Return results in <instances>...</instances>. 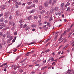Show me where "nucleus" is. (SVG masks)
<instances>
[{"instance_id": "62", "label": "nucleus", "mask_w": 74, "mask_h": 74, "mask_svg": "<svg viewBox=\"0 0 74 74\" xmlns=\"http://www.w3.org/2000/svg\"><path fill=\"white\" fill-rule=\"evenodd\" d=\"M3 66H5V65H6V64H7V63H5L3 64Z\"/></svg>"}, {"instance_id": "53", "label": "nucleus", "mask_w": 74, "mask_h": 74, "mask_svg": "<svg viewBox=\"0 0 74 74\" xmlns=\"http://www.w3.org/2000/svg\"><path fill=\"white\" fill-rule=\"evenodd\" d=\"M31 7H35V5L34 4H33V5H32L31 6Z\"/></svg>"}, {"instance_id": "23", "label": "nucleus", "mask_w": 74, "mask_h": 74, "mask_svg": "<svg viewBox=\"0 0 74 74\" xmlns=\"http://www.w3.org/2000/svg\"><path fill=\"white\" fill-rule=\"evenodd\" d=\"M31 26L32 27H33V28L36 27V25H35L33 24L31 25Z\"/></svg>"}, {"instance_id": "10", "label": "nucleus", "mask_w": 74, "mask_h": 74, "mask_svg": "<svg viewBox=\"0 0 74 74\" xmlns=\"http://www.w3.org/2000/svg\"><path fill=\"white\" fill-rule=\"evenodd\" d=\"M54 10L55 11H58L59 10V8L56 7L54 8Z\"/></svg>"}, {"instance_id": "6", "label": "nucleus", "mask_w": 74, "mask_h": 74, "mask_svg": "<svg viewBox=\"0 0 74 74\" xmlns=\"http://www.w3.org/2000/svg\"><path fill=\"white\" fill-rule=\"evenodd\" d=\"M9 24L11 26H14L15 25V23L14 22H12L11 21L9 22Z\"/></svg>"}, {"instance_id": "59", "label": "nucleus", "mask_w": 74, "mask_h": 74, "mask_svg": "<svg viewBox=\"0 0 74 74\" xmlns=\"http://www.w3.org/2000/svg\"><path fill=\"white\" fill-rule=\"evenodd\" d=\"M7 43H8V44H9V43H10V40H8L7 41Z\"/></svg>"}, {"instance_id": "63", "label": "nucleus", "mask_w": 74, "mask_h": 74, "mask_svg": "<svg viewBox=\"0 0 74 74\" xmlns=\"http://www.w3.org/2000/svg\"><path fill=\"white\" fill-rule=\"evenodd\" d=\"M45 67L44 66V67H42V68L41 69V70H44L45 69Z\"/></svg>"}, {"instance_id": "34", "label": "nucleus", "mask_w": 74, "mask_h": 74, "mask_svg": "<svg viewBox=\"0 0 74 74\" xmlns=\"http://www.w3.org/2000/svg\"><path fill=\"white\" fill-rule=\"evenodd\" d=\"M66 31H65L64 32V33L63 34V35L64 36V35H66Z\"/></svg>"}, {"instance_id": "18", "label": "nucleus", "mask_w": 74, "mask_h": 74, "mask_svg": "<svg viewBox=\"0 0 74 74\" xmlns=\"http://www.w3.org/2000/svg\"><path fill=\"white\" fill-rule=\"evenodd\" d=\"M32 15L29 16L27 17V19L28 20H30V19L32 18Z\"/></svg>"}, {"instance_id": "39", "label": "nucleus", "mask_w": 74, "mask_h": 74, "mask_svg": "<svg viewBox=\"0 0 74 74\" xmlns=\"http://www.w3.org/2000/svg\"><path fill=\"white\" fill-rule=\"evenodd\" d=\"M34 66V65H29V67H32Z\"/></svg>"}, {"instance_id": "45", "label": "nucleus", "mask_w": 74, "mask_h": 74, "mask_svg": "<svg viewBox=\"0 0 74 74\" xmlns=\"http://www.w3.org/2000/svg\"><path fill=\"white\" fill-rule=\"evenodd\" d=\"M20 28H22V27H23V24H21L20 25Z\"/></svg>"}, {"instance_id": "24", "label": "nucleus", "mask_w": 74, "mask_h": 74, "mask_svg": "<svg viewBox=\"0 0 74 74\" xmlns=\"http://www.w3.org/2000/svg\"><path fill=\"white\" fill-rule=\"evenodd\" d=\"M29 53H30V52H28L27 53H26V56H29Z\"/></svg>"}, {"instance_id": "55", "label": "nucleus", "mask_w": 74, "mask_h": 74, "mask_svg": "<svg viewBox=\"0 0 74 74\" xmlns=\"http://www.w3.org/2000/svg\"><path fill=\"white\" fill-rule=\"evenodd\" d=\"M10 40H12V36H11L10 38Z\"/></svg>"}, {"instance_id": "29", "label": "nucleus", "mask_w": 74, "mask_h": 74, "mask_svg": "<svg viewBox=\"0 0 74 74\" xmlns=\"http://www.w3.org/2000/svg\"><path fill=\"white\" fill-rule=\"evenodd\" d=\"M47 26H49V27H50L51 26V25H50V24L49 23H47Z\"/></svg>"}, {"instance_id": "64", "label": "nucleus", "mask_w": 74, "mask_h": 74, "mask_svg": "<svg viewBox=\"0 0 74 74\" xmlns=\"http://www.w3.org/2000/svg\"><path fill=\"white\" fill-rule=\"evenodd\" d=\"M72 51H74V47L72 49Z\"/></svg>"}, {"instance_id": "36", "label": "nucleus", "mask_w": 74, "mask_h": 74, "mask_svg": "<svg viewBox=\"0 0 74 74\" xmlns=\"http://www.w3.org/2000/svg\"><path fill=\"white\" fill-rule=\"evenodd\" d=\"M50 17L49 16H46L45 17V18L47 19V18H49Z\"/></svg>"}, {"instance_id": "32", "label": "nucleus", "mask_w": 74, "mask_h": 74, "mask_svg": "<svg viewBox=\"0 0 74 74\" xmlns=\"http://www.w3.org/2000/svg\"><path fill=\"white\" fill-rule=\"evenodd\" d=\"M22 21H23L22 19H21L20 20L19 23L20 24L22 23Z\"/></svg>"}, {"instance_id": "60", "label": "nucleus", "mask_w": 74, "mask_h": 74, "mask_svg": "<svg viewBox=\"0 0 74 74\" xmlns=\"http://www.w3.org/2000/svg\"><path fill=\"white\" fill-rule=\"evenodd\" d=\"M30 53H34V51H32L31 52H30Z\"/></svg>"}, {"instance_id": "22", "label": "nucleus", "mask_w": 74, "mask_h": 74, "mask_svg": "<svg viewBox=\"0 0 74 74\" xmlns=\"http://www.w3.org/2000/svg\"><path fill=\"white\" fill-rule=\"evenodd\" d=\"M68 45H66L63 48V49H66V48H67V47H68Z\"/></svg>"}, {"instance_id": "46", "label": "nucleus", "mask_w": 74, "mask_h": 74, "mask_svg": "<svg viewBox=\"0 0 74 74\" xmlns=\"http://www.w3.org/2000/svg\"><path fill=\"white\" fill-rule=\"evenodd\" d=\"M64 6V3H62L61 4L60 7H63Z\"/></svg>"}, {"instance_id": "48", "label": "nucleus", "mask_w": 74, "mask_h": 74, "mask_svg": "<svg viewBox=\"0 0 74 74\" xmlns=\"http://www.w3.org/2000/svg\"><path fill=\"white\" fill-rule=\"evenodd\" d=\"M51 61H54V58H51Z\"/></svg>"}, {"instance_id": "35", "label": "nucleus", "mask_w": 74, "mask_h": 74, "mask_svg": "<svg viewBox=\"0 0 74 74\" xmlns=\"http://www.w3.org/2000/svg\"><path fill=\"white\" fill-rule=\"evenodd\" d=\"M27 26V25H26V24H25L23 25V28H25V27H26Z\"/></svg>"}, {"instance_id": "13", "label": "nucleus", "mask_w": 74, "mask_h": 74, "mask_svg": "<svg viewBox=\"0 0 74 74\" xmlns=\"http://www.w3.org/2000/svg\"><path fill=\"white\" fill-rule=\"evenodd\" d=\"M16 15L17 16H19L20 14H19V11H16Z\"/></svg>"}, {"instance_id": "42", "label": "nucleus", "mask_w": 74, "mask_h": 74, "mask_svg": "<svg viewBox=\"0 0 74 74\" xmlns=\"http://www.w3.org/2000/svg\"><path fill=\"white\" fill-rule=\"evenodd\" d=\"M49 39H48L47 40H46V41H45V43H47V42H48V41H49Z\"/></svg>"}, {"instance_id": "16", "label": "nucleus", "mask_w": 74, "mask_h": 74, "mask_svg": "<svg viewBox=\"0 0 74 74\" xmlns=\"http://www.w3.org/2000/svg\"><path fill=\"white\" fill-rule=\"evenodd\" d=\"M15 7L16 8H18V5L16 4V3H15Z\"/></svg>"}, {"instance_id": "51", "label": "nucleus", "mask_w": 74, "mask_h": 74, "mask_svg": "<svg viewBox=\"0 0 74 74\" xmlns=\"http://www.w3.org/2000/svg\"><path fill=\"white\" fill-rule=\"evenodd\" d=\"M2 16H3V13H1V14H0V17Z\"/></svg>"}, {"instance_id": "11", "label": "nucleus", "mask_w": 74, "mask_h": 74, "mask_svg": "<svg viewBox=\"0 0 74 74\" xmlns=\"http://www.w3.org/2000/svg\"><path fill=\"white\" fill-rule=\"evenodd\" d=\"M30 29V27H27L25 28V30L27 31L28 30H29V29Z\"/></svg>"}, {"instance_id": "2", "label": "nucleus", "mask_w": 74, "mask_h": 74, "mask_svg": "<svg viewBox=\"0 0 74 74\" xmlns=\"http://www.w3.org/2000/svg\"><path fill=\"white\" fill-rule=\"evenodd\" d=\"M64 74H74V71L73 70H68V72H65L64 73Z\"/></svg>"}, {"instance_id": "54", "label": "nucleus", "mask_w": 74, "mask_h": 74, "mask_svg": "<svg viewBox=\"0 0 74 74\" xmlns=\"http://www.w3.org/2000/svg\"><path fill=\"white\" fill-rule=\"evenodd\" d=\"M67 52H68V53H70V50L69 49H68L67 51Z\"/></svg>"}, {"instance_id": "52", "label": "nucleus", "mask_w": 74, "mask_h": 74, "mask_svg": "<svg viewBox=\"0 0 74 74\" xmlns=\"http://www.w3.org/2000/svg\"><path fill=\"white\" fill-rule=\"evenodd\" d=\"M20 58V57L19 56H18L17 57L16 60H18V59H19Z\"/></svg>"}, {"instance_id": "15", "label": "nucleus", "mask_w": 74, "mask_h": 74, "mask_svg": "<svg viewBox=\"0 0 74 74\" xmlns=\"http://www.w3.org/2000/svg\"><path fill=\"white\" fill-rule=\"evenodd\" d=\"M44 5L45 7H48V4L47 3H44Z\"/></svg>"}, {"instance_id": "26", "label": "nucleus", "mask_w": 74, "mask_h": 74, "mask_svg": "<svg viewBox=\"0 0 74 74\" xmlns=\"http://www.w3.org/2000/svg\"><path fill=\"white\" fill-rule=\"evenodd\" d=\"M16 4H17L18 5H22V3L20 2H16Z\"/></svg>"}, {"instance_id": "43", "label": "nucleus", "mask_w": 74, "mask_h": 74, "mask_svg": "<svg viewBox=\"0 0 74 74\" xmlns=\"http://www.w3.org/2000/svg\"><path fill=\"white\" fill-rule=\"evenodd\" d=\"M25 60H22L21 61V62H20V63H23V62H25Z\"/></svg>"}, {"instance_id": "12", "label": "nucleus", "mask_w": 74, "mask_h": 74, "mask_svg": "<svg viewBox=\"0 0 74 74\" xmlns=\"http://www.w3.org/2000/svg\"><path fill=\"white\" fill-rule=\"evenodd\" d=\"M0 26H3V27H5V26H6L5 25V24L3 23H1L0 24Z\"/></svg>"}, {"instance_id": "49", "label": "nucleus", "mask_w": 74, "mask_h": 74, "mask_svg": "<svg viewBox=\"0 0 74 74\" xmlns=\"http://www.w3.org/2000/svg\"><path fill=\"white\" fill-rule=\"evenodd\" d=\"M49 67V66L48 65L45 66H44L45 69H46L47 68H48Z\"/></svg>"}, {"instance_id": "37", "label": "nucleus", "mask_w": 74, "mask_h": 74, "mask_svg": "<svg viewBox=\"0 0 74 74\" xmlns=\"http://www.w3.org/2000/svg\"><path fill=\"white\" fill-rule=\"evenodd\" d=\"M8 21L7 20H6L5 21H4V22L5 23H8Z\"/></svg>"}, {"instance_id": "50", "label": "nucleus", "mask_w": 74, "mask_h": 74, "mask_svg": "<svg viewBox=\"0 0 74 74\" xmlns=\"http://www.w3.org/2000/svg\"><path fill=\"white\" fill-rule=\"evenodd\" d=\"M14 29H15V28L14 27H12V28H11V29L12 30H14Z\"/></svg>"}, {"instance_id": "44", "label": "nucleus", "mask_w": 74, "mask_h": 74, "mask_svg": "<svg viewBox=\"0 0 74 74\" xmlns=\"http://www.w3.org/2000/svg\"><path fill=\"white\" fill-rule=\"evenodd\" d=\"M27 9H30V7L29 6H27L26 7Z\"/></svg>"}, {"instance_id": "7", "label": "nucleus", "mask_w": 74, "mask_h": 74, "mask_svg": "<svg viewBox=\"0 0 74 74\" xmlns=\"http://www.w3.org/2000/svg\"><path fill=\"white\" fill-rule=\"evenodd\" d=\"M35 12H36V10L33 9L32 10L29 11V13L30 14H32V13H33Z\"/></svg>"}, {"instance_id": "21", "label": "nucleus", "mask_w": 74, "mask_h": 74, "mask_svg": "<svg viewBox=\"0 0 74 74\" xmlns=\"http://www.w3.org/2000/svg\"><path fill=\"white\" fill-rule=\"evenodd\" d=\"M32 3V2L30 1V2H28L27 3V4L28 5H30Z\"/></svg>"}, {"instance_id": "41", "label": "nucleus", "mask_w": 74, "mask_h": 74, "mask_svg": "<svg viewBox=\"0 0 74 74\" xmlns=\"http://www.w3.org/2000/svg\"><path fill=\"white\" fill-rule=\"evenodd\" d=\"M50 51V50H49V49H47L46 50L45 52H46V53H47V52H49Z\"/></svg>"}, {"instance_id": "56", "label": "nucleus", "mask_w": 74, "mask_h": 74, "mask_svg": "<svg viewBox=\"0 0 74 74\" xmlns=\"http://www.w3.org/2000/svg\"><path fill=\"white\" fill-rule=\"evenodd\" d=\"M63 46V45H61L60 46V47H59V49H60L61 47H62V46Z\"/></svg>"}, {"instance_id": "38", "label": "nucleus", "mask_w": 74, "mask_h": 74, "mask_svg": "<svg viewBox=\"0 0 74 74\" xmlns=\"http://www.w3.org/2000/svg\"><path fill=\"white\" fill-rule=\"evenodd\" d=\"M70 8H68L66 10L67 11H70Z\"/></svg>"}, {"instance_id": "17", "label": "nucleus", "mask_w": 74, "mask_h": 74, "mask_svg": "<svg viewBox=\"0 0 74 74\" xmlns=\"http://www.w3.org/2000/svg\"><path fill=\"white\" fill-rule=\"evenodd\" d=\"M52 16H51L50 18L49 19V21H52L53 20V18H52Z\"/></svg>"}, {"instance_id": "58", "label": "nucleus", "mask_w": 74, "mask_h": 74, "mask_svg": "<svg viewBox=\"0 0 74 74\" xmlns=\"http://www.w3.org/2000/svg\"><path fill=\"white\" fill-rule=\"evenodd\" d=\"M36 73V72L35 71H32V74H35V73Z\"/></svg>"}, {"instance_id": "61", "label": "nucleus", "mask_w": 74, "mask_h": 74, "mask_svg": "<svg viewBox=\"0 0 74 74\" xmlns=\"http://www.w3.org/2000/svg\"><path fill=\"white\" fill-rule=\"evenodd\" d=\"M62 37H60V38L59 39V41H61V40H62Z\"/></svg>"}, {"instance_id": "20", "label": "nucleus", "mask_w": 74, "mask_h": 74, "mask_svg": "<svg viewBox=\"0 0 74 74\" xmlns=\"http://www.w3.org/2000/svg\"><path fill=\"white\" fill-rule=\"evenodd\" d=\"M0 22H3L4 21V18L3 17L1 18L0 20Z\"/></svg>"}, {"instance_id": "25", "label": "nucleus", "mask_w": 74, "mask_h": 74, "mask_svg": "<svg viewBox=\"0 0 74 74\" xmlns=\"http://www.w3.org/2000/svg\"><path fill=\"white\" fill-rule=\"evenodd\" d=\"M34 19H38V17H37V16H34Z\"/></svg>"}, {"instance_id": "5", "label": "nucleus", "mask_w": 74, "mask_h": 74, "mask_svg": "<svg viewBox=\"0 0 74 74\" xmlns=\"http://www.w3.org/2000/svg\"><path fill=\"white\" fill-rule=\"evenodd\" d=\"M5 7H6V5H1V6L0 8H1L2 10V11H3V10H4V9H5Z\"/></svg>"}, {"instance_id": "40", "label": "nucleus", "mask_w": 74, "mask_h": 74, "mask_svg": "<svg viewBox=\"0 0 74 74\" xmlns=\"http://www.w3.org/2000/svg\"><path fill=\"white\" fill-rule=\"evenodd\" d=\"M1 48H2V44H0V49H1Z\"/></svg>"}, {"instance_id": "47", "label": "nucleus", "mask_w": 74, "mask_h": 74, "mask_svg": "<svg viewBox=\"0 0 74 74\" xmlns=\"http://www.w3.org/2000/svg\"><path fill=\"white\" fill-rule=\"evenodd\" d=\"M17 32L16 31L15 32H14V35H17Z\"/></svg>"}, {"instance_id": "27", "label": "nucleus", "mask_w": 74, "mask_h": 74, "mask_svg": "<svg viewBox=\"0 0 74 74\" xmlns=\"http://www.w3.org/2000/svg\"><path fill=\"white\" fill-rule=\"evenodd\" d=\"M36 42H31L29 44V45H31L32 44H34Z\"/></svg>"}, {"instance_id": "31", "label": "nucleus", "mask_w": 74, "mask_h": 74, "mask_svg": "<svg viewBox=\"0 0 74 74\" xmlns=\"http://www.w3.org/2000/svg\"><path fill=\"white\" fill-rule=\"evenodd\" d=\"M38 1L37 0H34L33 1L34 3H38Z\"/></svg>"}, {"instance_id": "14", "label": "nucleus", "mask_w": 74, "mask_h": 74, "mask_svg": "<svg viewBox=\"0 0 74 74\" xmlns=\"http://www.w3.org/2000/svg\"><path fill=\"white\" fill-rule=\"evenodd\" d=\"M58 37V35L55 36L54 37V41H56L57 40V37Z\"/></svg>"}, {"instance_id": "19", "label": "nucleus", "mask_w": 74, "mask_h": 74, "mask_svg": "<svg viewBox=\"0 0 74 74\" xmlns=\"http://www.w3.org/2000/svg\"><path fill=\"white\" fill-rule=\"evenodd\" d=\"M6 34L7 37H9V36H10V32H7Z\"/></svg>"}, {"instance_id": "9", "label": "nucleus", "mask_w": 74, "mask_h": 74, "mask_svg": "<svg viewBox=\"0 0 74 74\" xmlns=\"http://www.w3.org/2000/svg\"><path fill=\"white\" fill-rule=\"evenodd\" d=\"M45 10H42L40 12V14H44V13H45Z\"/></svg>"}, {"instance_id": "30", "label": "nucleus", "mask_w": 74, "mask_h": 74, "mask_svg": "<svg viewBox=\"0 0 74 74\" xmlns=\"http://www.w3.org/2000/svg\"><path fill=\"white\" fill-rule=\"evenodd\" d=\"M7 15H9L10 14V12H8L6 13Z\"/></svg>"}, {"instance_id": "33", "label": "nucleus", "mask_w": 74, "mask_h": 74, "mask_svg": "<svg viewBox=\"0 0 74 74\" xmlns=\"http://www.w3.org/2000/svg\"><path fill=\"white\" fill-rule=\"evenodd\" d=\"M66 4L68 5V6H70V3L69 2H67Z\"/></svg>"}, {"instance_id": "8", "label": "nucleus", "mask_w": 74, "mask_h": 74, "mask_svg": "<svg viewBox=\"0 0 74 74\" xmlns=\"http://www.w3.org/2000/svg\"><path fill=\"white\" fill-rule=\"evenodd\" d=\"M39 8L40 10H42L44 9V6L42 5L40 6L39 7Z\"/></svg>"}, {"instance_id": "3", "label": "nucleus", "mask_w": 74, "mask_h": 74, "mask_svg": "<svg viewBox=\"0 0 74 74\" xmlns=\"http://www.w3.org/2000/svg\"><path fill=\"white\" fill-rule=\"evenodd\" d=\"M55 12V10H54V9L53 8L52 9L50 10L49 12H47V13L48 14H49V15H51V13H53V12Z\"/></svg>"}, {"instance_id": "4", "label": "nucleus", "mask_w": 74, "mask_h": 74, "mask_svg": "<svg viewBox=\"0 0 74 74\" xmlns=\"http://www.w3.org/2000/svg\"><path fill=\"white\" fill-rule=\"evenodd\" d=\"M19 67H21V66H16L15 65H13L12 66V69H14V70H16V69H17V68H19Z\"/></svg>"}, {"instance_id": "28", "label": "nucleus", "mask_w": 74, "mask_h": 74, "mask_svg": "<svg viewBox=\"0 0 74 74\" xmlns=\"http://www.w3.org/2000/svg\"><path fill=\"white\" fill-rule=\"evenodd\" d=\"M3 35V33L1 32L0 33V37H1Z\"/></svg>"}, {"instance_id": "57", "label": "nucleus", "mask_w": 74, "mask_h": 74, "mask_svg": "<svg viewBox=\"0 0 74 74\" xmlns=\"http://www.w3.org/2000/svg\"><path fill=\"white\" fill-rule=\"evenodd\" d=\"M60 9H61V10H63V7H61V6H60Z\"/></svg>"}, {"instance_id": "1", "label": "nucleus", "mask_w": 74, "mask_h": 74, "mask_svg": "<svg viewBox=\"0 0 74 74\" xmlns=\"http://www.w3.org/2000/svg\"><path fill=\"white\" fill-rule=\"evenodd\" d=\"M57 1V0H50L48 2V3L49 4H51V5H53L54 4H55V3H56Z\"/></svg>"}]
</instances>
